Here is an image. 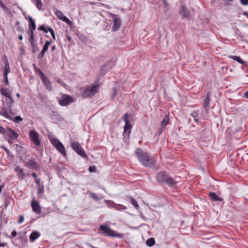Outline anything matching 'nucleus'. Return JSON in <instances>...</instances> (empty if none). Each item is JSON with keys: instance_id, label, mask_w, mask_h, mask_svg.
I'll return each instance as SVG.
<instances>
[{"instance_id": "f257e3e1", "label": "nucleus", "mask_w": 248, "mask_h": 248, "mask_svg": "<svg viewBox=\"0 0 248 248\" xmlns=\"http://www.w3.org/2000/svg\"><path fill=\"white\" fill-rule=\"evenodd\" d=\"M135 154L140 162L145 167L154 168L156 161L154 157H150L148 154L140 148L135 151Z\"/></svg>"}, {"instance_id": "f03ea898", "label": "nucleus", "mask_w": 248, "mask_h": 248, "mask_svg": "<svg viewBox=\"0 0 248 248\" xmlns=\"http://www.w3.org/2000/svg\"><path fill=\"white\" fill-rule=\"evenodd\" d=\"M156 179L158 183L166 184L171 187L175 188L176 186V182L165 171L158 172Z\"/></svg>"}, {"instance_id": "7ed1b4c3", "label": "nucleus", "mask_w": 248, "mask_h": 248, "mask_svg": "<svg viewBox=\"0 0 248 248\" xmlns=\"http://www.w3.org/2000/svg\"><path fill=\"white\" fill-rule=\"evenodd\" d=\"M99 84H93L92 86L86 87L82 93L83 98H91L99 92Z\"/></svg>"}, {"instance_id": "20e7f679", "label": "nucleus", "mask_w": 248, "mask_h": 248, "mask_svg": "<svg viewBox=\"0 0 248 248\" xmlns=\"http://www.w3.org/2000/svg\"><path fill=\"white\" fill-rule=\"evenodd\" d=\"M98 229L99 231H102L103 232V234L106 236H113L119 238L123 237V234L116 233L114 231L106 225H100Z\"/></svg>"}, {"instance_id": "39448f33", "label": "nucleus", "mask_w": 248, "mask_h": 248, "mask_svg": "<svg viewBox=\"0 0 248 248\" xmlns=\"http://www.w3.org/2000/svg\"><path fill=\"white\" fill-rule=\"evenodd\" d=\"M50 141L51 144L55 147V148L63 156H65L66 155V151L63 145L58 139H52Z\"/></svg>"}, {"instance_id": "423d86ee", "label": "nucleus", "mask_w": 248, "mask_h": 248, "mask_svg": "<svg viewBox=\"0 0 248 248\" xmlns=\"http://www.w3.org/2000/svg\"><path fill=\"white\" fill-rule=\"evenodd\" d=\"M73 98L69 95L64 94L62 95V97L59 100V104L62 106H66L74 102Z\"/></svg>"}, {"instance_id": "0eeeda50", "label": "nucleus", "mask_w": 248, "mask_h": 248, "mask_svg": "<svg viewBox=\"0 0 248 248\" xmlns=\"http://www.w3.org/2000/svg\"><path fill=\"white\" fill-rule=\"evenodd\" d=\"M72 148L81 156L85 158L87 157L86 154L83 150L82 147L78 142H72L71 143Z\"/></svg>"}, {"instance_id": "6e6552de", "label": "nucleus", "mask_w": 248, "mask_h": 248, "mask_svg": "<svg viewBox=\"0 0 248 248\" xmlns=\"http://www.w3.org/2000/svg\"><path fill=\"white\" fill-rule=\"evenodd\" d=\"M26 166L30 169L36 170L40 169V165L37 163L34 158L31 157L26 162Z\"/></svg>"}, {"instance_id": "1a4fd4ad", "label": "nucleus", "mask_w": 248, "mask_h": 248, "mask_svg": "<svg viewBox=\"0 0 248 248\" xmlns=\"http://www.w3.org/2000/svg\"><path fill=\"white\" fill-rule=\"evenodd\" d=\"M128 117V115L127 113H125L123 116V119L125 122V124L124 127V130L123 132V136H124V135L126 133H127L129 135L132 129V125L130 124Z\"/></svg>"}, {"instance_id": "9d476101", "label": "nucleus", "mask_w": 248, "mask_h": 248, "mask_svg": "<svg viewBox=\"0 0 248 248\" xmlns=\"http://www.w3.org/2000/svg\"><path fill=\"white\" fill-rule=\"evenodd\" d=\"M29 136L35 145L37 146L40 145V141L39 139V135L37 132L35 130H31L29 132Z\"/></svg>"}, {"instance_id": "9b49d317", "label": "nucleus", "mask_w": 248, "mask_h": 248, "mask_svg": "<svg viewBox=\"0 0 248 248\" xmlns=\"http://www.w3.org/2000/svg\"><path fill=\"white\" fill-rule=\"evenodd\" d=\"M19 137V135L17 133L10 128L7 127L6 132L4 135V139H17Z\"/></svg>"}, {"instance_id": "f8f14e48", "label": "nucleus", "mask_w": 248, "mask_h": 248, "mask_svg": "<svg viewBox=\"0 0 248 248\" xmlns=\"http://www.w3.org/2000/svg\"><path fill=\"white\" fill-rule=\"evenodd\" d=\"M190 13V11L185 5H182L181 6L179 14L182 16V19L189 18Z\"/></svg>"}, {"instance_id": "ddd939ff", "label": "nucleus", "mask_w": 248, "mask_h": 248, "mask_svg": "<svg viewBox=\"0 0 248 248\" xmlns=\"http://www.w3.org/2000/svg\"><path fill=\"white\" fill-rule=\"evenodd\" d=\"M52 43L51 40L46 41L43 46V48L40 53L38 54L37 59L41 60L43 58L46 52L48 50L49 45Z\"/></svg>"}, {"instance_id": "4468645a", "label": "nucleus", "mask_w": 248, "mask_h": 248, "mask_svg": "<svg viewBox=\"0 0 248 248\" xmlns=\"http://www.w3.org/2000/svg\"><path fill=\"white\" fill-rule=\"evenodd\" d=\"M31 206L32 210L36 214H40L41 212V208L38 202L33 200L31 202Z\"/></svg>"}, {"instance_id": "2eb2a0df", "label": "nucleus", "mask_w": 248, "mask_h": 248, "mask_svg": "<svg viewBox=\"0 0 248 248\" xmlns=\"http://www.w3.org/2000/svg\"><path fill=\"white\" fill-rule=\"evenodd\" d=\"M40 78L43 84L45 86L47 90L49 91H51L52 87L49 79L45 76V75Z\"/></svg>"}, {"instance_id": "dca6fc26", "label": "nucleus", "mask_w": 248, "mask_h": 248, "mask_svg": "<svg viewBox=\"0 0 248 248\" xmlns=\"http://www.w3.org/2000/svg\"><path fill=\"white\" fill-rule=\"evenodd\" d=\"M113 16L115 17L113 18V25L112 27V31H118L121 26V19L118 17H116V15L112 14Z\"/></svg>"}, {"instance_id": "f3484780", "label": "nucleus", "mask_w": 248, "mask_h": 248, "mask_svg": "<svg viewBox=\"0 0 248 248\" xmlns=\"http://www.w3.org/2000/svg\"><path fill=\"white\" fill-rule=\"evenodd\" d=\"M210 92H207L206 97L204 99V102L203 103V107L204 108L205 110L207 111L209 109V107L210 105V102L211 101L210 98Z\"/></svg>"}, {"instance_id": "a211bd4d", "label": "nucleus", "mask_w": 248, "mask_h": 248, "mask_svg": "<svg viewBox=\"0 0 248 248\" xmlns=\"http://www.w3.org/2000/svg\"><path fill=\"white\" fill-rule=\"evenodd\" d=\"M3 60L4 61L5 67L3 76H8V73L10 72V67L7 58L6 56L3 58Z\"/></svg>"}, {"instance_id": "6ab92c4d", "label": "nucleus", "mask_w": 248, "mask_h": 248, "mask_svg": "<svg viewBox=\"0 0 248 248\" xmlns=\"http://www.w3.org/2000/svg\"><path fill=\"white\" fill-rule=\"evenodd\" d=\"M15 171L16 172L19 178L23 180L25 179V173L22 169H21L19 166H16L15 169Z\"/></svg>"}, {"instance_id": "aec40b11", "label": "nucleus", "mask_w": 248, "mask_h": 248, "mask_svg": "<svg viewBox=\"0 0 248 248\" xmlns=\"http://www.w3.org/2000/svg\"><path fill=\"white\" fill-rule=\"evenodd\" d=\"M208 196L210 198L211 200L215 202H223V199L219 197H218L215 193L214 192H210L208 194Z\"/></svg>"}, {"instance_id": "412c9836", "label": "nucleus", "mask_w": 248, "mask_h": 248, "mask_svg": "<svg viewBox=\"0 0 248 248\" xmlns=\"http://www.w3.org/2000/svg\"><path fill=\"white\" fill-rule=\"evenodd\" d=\"M40 236V232L35 231H33L29 236L30 241L31 242H32L35 241L36 239L39 238Z\"/></svg>"}, {"instance_id": "4be33fe9", "label": "nucleus", "mask_w": 248, "mask_h": 248, "mask_svg": "<svg viewBox=\"0 0 248 248\" xmlns=\"http://www.w3.org/2000/svg\"><path fill=\"white\" fill-rule=\"evenodd\" d=\"M170 118L168 115H165L161 123V127H162V129H165L166 125L169 123Z\"/></svg>"}, {"instance_id": "5701e85b", "label": "nucleus", "mask_w": 248, "mask_h": 248, "mask_svg": "<svg viewBox=\"0 0 248 248\" xmlns=\"http://www.w3.org/2000/svg\"><path fill=\"white\" fill-rule=\"evenodd\" d=\"M0 92L1 95L7 98H10L12 96L11 92L7 89L2 88L0 89Z\"/></svg>"}, {"instance_id": "b1692460", "label": "nucleus", "mask_w": 248, "mask_h": 248, "mask_svg": "<svg viewBox=\"0 0 248 248\" xmlns=\"http://www.w3.org/2000/svg\"><path fill=\"white\" fill-rule=\"evenodd\" d=\"M190 115L191 116V117H192L194 119V121L196 123H198L199 122V116H200L199 110H194L193 111H192Z\"/></svg>"}, {"instance_id": "393cba45", "label": "nucleus", "mask_w": 248, "mask_h": 248, "mask_svg": "<svg viewBox=\"0 0 248 248\" xmlns=\"http://www.w3.org/2000/svg\"><path fill=\"white\" fill-rule=\"evenodd\" d=\"M28 21L29 22V29L35 30V29H36V25H35V21L30 16H28Z\"/></svg>"}, {"instance_id": "a878e982", "label": "nucleus", "mask_w": 248, "mask_h": 248, "mask_svg": "<svg viewBox=\"0 0 248 248\" xmlns=\"http://www.w3.org/2000/svg\"><path fill=\"white\" fill-rule=\"evenodd\" d=\"M31 52L32 53H35L39 50V47L36 42L31 44Z\"/></svg>"}, {"instance_id": "bb28decb", "label": "nucleus", "mask_w": 248, "mask_h": 248, "mask_svg": "<svg viewBox=\"0 0 248 248\" xmlns=\"http://www.w3.org/2000/svg\"><path fill=\"white\" fill-rule=\"evenodd\" d=\"M51 29L52 28L50 27L47 26H46L45 25H42L38 28V30L42 31L45 33H47V32L49 31V30Z\"/></svg>"}, {"instance_id": "cd10ccee", "label": "nucleus", "mask_w": 248, "mask_h": 248, "mask_svg": "<svg viewBox=\"0 0 248 248\" xmlns=\"http://www.w3.org/2000/svg\"><path fill=\"white\" fill-rule=\"evenodd\" d=\"M0 114L5 117L6 118L10 119V115L9 114L7 108H3L1 111H0Z\"/></svg>"}, {"instance_id": "c85d7f7f", "label": "nucleus", "mask_w": 248, "mask_h": 248, "mask_svg": "<svg viewBox=\"0 0 248 248\" xmlns=\"http://www.w3.org/2000/svg\"><path fill=\"white\" fill-rule=\"evenodd\" d=\"M113 208L117 210H122L127 209V207L122 204H117L116 203H113Z\"/></svg>"}, {"instance_id": "c756f323", "label": "nucleus", "mask_w": 248, "mask_h": 248, "mask_svg": "<svg viewBox=\"0 0 248 248\" xmlns=\"http://www.w3.org/2000/svg\"><path fill=\"white\" fill-rule=\"evenodd\" d=\"M230 58L235 61H237L238 62L240 63V64H245V62L241 58H240V57H239V56H230Z\"/></svg>"}, {"instance_id": "7c9ffc66", "label": "nucleus", "mask_w": 248, "mask_h": 248, "mask_svg": "<svg viewBox=\"0 0 248 248\" xmlns=\"http://www.w3.org/2000/svg\"><path fill=\"white\" fill-rule=\"evenodd\" d=\"M32 2L35 4L39 10L42 9V3L41 0H31Z\"/></svg>"}, {"instance_id": "2f4dec72", "label": "nucleus", "mask_w": 248, "mask_h": 248, "mask_svg": "<svg viewBox=\"0 0 248 248\" xmlns=\"http://www.w3.org/2000/svg\"><path fill=\"white\" fill-rule=\"evenodd\" d=\"M7 98L8 99L6 100V104L9 108H11L13 106V104L14 103V99L12 96Z\"/></svg>"}, {"instance_id": "473e14b6", "label": "nucleus", "mask_w": 248, "mask_h": 248, "mask_svg": "<svg viewBox=\"0 0 248 248\" xmlns=\"http://www.w3.org/2000/svg\"><path fill=\"white\" fill-rule=\"evenodd\" d=\"M32 66L34 68L35 72L38 73L40 76V78L45 75V74L42 72V71L36 67V64L35 63H33L32 64Z\"/></svg>"}, {"instance_id": "72a5a7b5", "label": "nucleus", "mask_w": 248, "mask_h": 248, "mask_svg": "<svg viewBox=\"0 0 248 248\" xmlns=\"http://www.w3.org/2000/svg\"><path fill=\"white\" fill-rule=\"evenodd\" d=\"M146 243L148 246L152 247L155 244V240L153 237L147 239Z\"/></svg>"}, {"instance_id": "f704fd0d", "label": "nucleus", "mask_w": 248, "mask_h": 248, "mask_svg": "<svg viewBox=\"0 0 248 248\" xmlns=\"http://www.w3.org/2000/svg\"><path fill=\"white\" fill-rule=\"evenodd\" d=\"M130 203L137 209H138L139 207V204L133 198L130 197Z\"/></svg>"}, {"instance_id": "c9c22d12", "label": "nucleus", "mask_w": 248, "mask_h": 248, "mask_svg": "<svg viewBox=\"0 0 248 248\" xmlns=\"http://www.w3.org/2000/svg\"><path fill=\"white\" fill-rule=\"evenodd\" d=\"M87 193L89 194L90 197L91 198L94 199V200L98 201L99 200L98 197L96 194L90 191H88Z\"/></svg>"}, {"instance_id": "e433bc0d", "label": "nucleus", "mask_w": 248, "mask_h": 248, "mask_svg": "<svg viewBox=\"0 0 248 248\" xmlns=\"http://www.w3.org/2000/svg\"><path fill=\"white\" fill-rule=\"evenodd\" d=\"M11 120H13L14 122L16 123H18L20 121H22L23 120L22 118L20 116H16L15 117H11Z\"/></svg>"}, {"instance_id": "4c0bfd02", "label": "nucleus", "mask_w": 248, "mask_h": 248, "mask_svg": "<svg viewBox=\"0 0 248 248\" xmlns=\"http://www.w3.org/2000/svg\"><path fill=\"white\" fill-rule=\"evenodd\" d=\"M16 30L19 32H23V29L20 25V23L19 21H16L15 24Z\"/></svg>"}, {"instance_id": "58836bf2", "label": "nucleus", "mask_w": 248, "mask_h": 248, "mask_svg": "<svg viewBox=\"0 0 248 248\" xmlns=\"http://www.w3.org/2000/svg\"><path fill=\"white\" fill-rule=\"evenodd\" d=\"M55 14L58 18H59V19H61V18L63 17V16H64L63 13L59 10H57L55 13Z\"/></svg>"}, {"instance_id": "ea45409f", "label": "nucleus", "mask_w": 248, "mask_h": 248, "mask_svg": "<svg viewBox=\"0 0 248 248\" xmlns=\"http://www.w3.org/2000/svg\"><path fill=\"white\" fill-rule=\"evenodd\" d=\"M44 186L42 185L41 186H39V187L37 189V194L38 195L42 194L44 193Z\"/></svg>"}, {"instance_id": "a19ab883", "label": "nucleus", "mask_w": 248, "mask_h": 248, "mask_svg": "<svg viewBox=\"0 0 248 248\" xmlns=\"http://www.w3.org/2000/svg\"><path fill=\"white\" fill-rule=\"evenodd\" d=\"M19 239H21L22 240V246L25 245L26 244L27 240L26 239V238L25 236H21L18 237Z\"/></svg>"}, {"instance_id": "79ce46f5", "label": "nucleus", "mask_w": 248, "mask_h": 248, "mask_svg": "<svg viewBox=\"0 0 248 248\" xmlns=\"http://www.w3.org/2000/svg\"><path fill=\"white\" fill-rule=\"evenodd\" d=\"M88 170L91 172H95L96 171V169L95 166H90L89 167Z\"/></svg>"}, {"instance_id": "37998d69", "label": "nucleus", "mask_w": 248, "mask_h": 248, "mask_svg": "<svg viewBox=\"0 0 248 248\" xmlns=\"http://www.w3.org/2000/svg\"><path fill=\"white\" fill-rule=\"evenodd\" d=\"M0 7H1L3 10L6 11L8 10V8L5 4H4L1 0H0Z\"/></svg>"}, {"instance_id": "c03bdc74", "label": "nucleus", "mask_w": 248, "mask_h": 248, "mask_svg": "<svg viewBox=\"0 0 248 248\" xmlns=\"http://www.w3.org/2000/svg\"><path fill=\"white\" fill-rule=\"evenodd\" d=\"M117 94V90L116 88L113 89V93L111 96L112 99H114Z\"/></svg>"}, {"instance_id": "a18cd8bd", "label": "nucleus", "mask_w": 248, "mask_h": 248, "mask_svg": "<svg viewBox=\"0 0 248 248\" xmlns=\"http://www.w3.org/2000/svg\"><path fill=\"white\" fill-rule=\"evenodd\" d=\"M28 41L30 44H31L32 43H34L36 42L34 36H30L28 38Z\"/></svg>"}, {"instance_id": "49530a36", "label": "nucleus", "mask_w": 248, "mask_h": 248, "mask_svg": "<svg viewBox=\"0 0 248 248\" xmlns=\"http://www.w3.org/2000/svg\"><path fill=\"white\" fill-rule=\"evenodd\" d=\"M4 79L3 82L6 85H8L9 84V81L8 79V76H3Z\"/></svg>"}, {"instance_id": "de8ad7c7", "label": "nucleus", "mask_w": 248, "mask_h": 248, "mask_svg": "<svg viewBox=\"0 0 248 248\" xmlns=\"http://www.w3.org/2000/svg\"><path fill=\"white\" fill-rule=\"evenodd\" d=\"M6 130L4 127L1 126H0V133L2 134L3 136L5 135Z\"/></svg>"}, {"instance_id": "09e8293b", "label": "nucleus", "mask_w": 248, "mask_h": 248, "mask_svg": "<svg viewBox=\"0 0 248 248\" xmlns=\"http://www.w3.org/2000/svg\"><path fill=\"white\" fill-rule=\"evenodd\" d=\"M49 32H50L51 35L53 39V40H56L55 34V32H54V31H53V30L52 29L51 30H49Z\"/></svg>"}, {"instance_id": "8fccbe9b", "label": "nucleus", "mask_w": 248, "mask_h": 248, "mask_svg": "<svg viewBox=\"0 0 248 248\" xmlns=\"http://www.w3.org/2000/svg\"><path fill=\"white\" fill-rule=\"evenodd\" d=\"M240 3L243 5H248V0H240Z\"/></svg>"}, {"instance_id": "3c124183", "label": "nucleus", "mask_w": 248, "mask_h": 248, "mask_svg": "<svg viewBox=\"0 0 248 248\" xmlns=\"http://www.w3.org/2000/svg\"><path fill=\"white\" fill-rule=\"evenodd\" d=\"M29 34L30 36H34V31L35 30L33 29H29Z\"/></svg>"}, {"instance_id": "603ef678", "label": "nucleus", "mask_w": 248, "mask_h": 248, "mask_svg": "<svg viewBox=\"0 0 248 248\" xmlns=\"http://www.w3.org/2000/svg\"><path fill=\"white\" fill-rule=\"evenodd\" d=\"M235 33L237 35L239 36L240 37H241V32H240V30L236 28L235 29Z\"/></svg>"}, {"instance_id": "864d4df0", "label": "nucleus", "mask_w": 248, "mask_h": 248, "mask_svg": "<svg viewBox=\"0 0 248 248\" xmlns=\"http://www.w3.org/2000/svg\"><path fill=\"white\" fill-rule=\"evenodd\" d=\"M24 221V217L23 216H20L19 217V219H18V223L20 224L21 223H22Z\"/></svg>"}, {"instance_id": "5fc2aeb1", "label": "nucleus", "mask_w": 248, "mask_h": 248, "mask_svg": "<svg viewBox=\"0 0 248 248\" xmlns=\"http://www.w3.org/2000/svg\"><path fill=\"white\" fill-rule=\"evenodd\" d=\"M34 182L35 183V184L38 186H40V179L39 178H36L35 181H34Z\"/></svg>"}, {"instance_id": "6e6d98bb", "label": "nucleus", "mask_w": 248, "mask_h": 248, "mask_svg": "<svg viewBox=\"0 0 248 248\" xmlns=\"http://www.w3.org/2000/svg\"><path fill=\"white\" fill-rule=\"evenodd\" d=\"M66 37L67 40L69 42V43H72V42H73L72 38L69 35H66Z\"/></svg>"}, {"instance_id": "4d7b16f0", "label": "nucleus", "mask_w": 248, "mask_h": 248, "mask_svg": "<svg viewBox=\"0 0 248 248\" xmlns=\"http://www.w3.org/2000/svg\"><path fill=\"white\" fill-rule=\"evenodd\" d=\"M13 139H10V140H9V139H5V140H6L10 144H12L14 143Z\"/></svg>"}, {"instance_id": "13d9d810", "label": "nucleus", "mask_w": 248, "mask_h": 248, "mask_svg": "<svg viewBox=\"0 0 248 248\" xmlns=\"http://www.w3.org/2000/svg\"><path fill=\"white\" fill-rule=\"evenodd\" d=\"M65 23H66L68 25H71L72 24V22L67 18L66 20L65 21Z\"/></svg>"}, {"instance_id": "bf43d9fd", "label": "nucleus", "mask_w": 248, "mask_h": 248, "mask_svg": "<svg viewBox=\"0 0 248 248\" xmlns=\"http://www.w3.org/2000/svg\"><path fill=\"white\" fill-rule=\"evenodd\" d=\"M2 148L4 150L6 154L9 155V154L10 153V151L5 147H2Z\"/></svg>"}, {"instance_id": "052dcab7", "label": "nucleus", "mask_w": 248, "mask_h": 248, "mask_svg": "<svg viewBox=\"0 0 248 248\" xmlns=\"http://www.w3.org/2000/svg\"><path fill=\"white\" fill-rule=\"evenodd\" d=\"M11 234L13 237H15L17 234V232L16 231H14L12 232Z\"/></svg>"}, {"instance_id": "680f3d73", "label": "nucleus", "mask_w": 248, "mask_h": 248, "mask_svg": "<svg viewBox=\"0 0 248 248\" xmlns=\"http://www.w3.org/2000/svg\"><path fill=\"white\" fill-rule=\"evenodd\" d=\"M67 17L65 16L64 15L60 19V20H62L63 22H65V20H66Z\"/></svg>"}, {"instance_id": "e2e57ef3", "label": "nucleus", "mask_w": 248, "mask_h": 248, "mask_svg": "<svg viewBox=\"0 0 248 248\" xmlns=\"http://www.w3.org/2000/svg\"><path fill=\"white\" fill-rule=\"evenodd\" d=\"M31 174L33 176V177L35 179V180L36 178H37V176L35 172H32Z\"/></svg>"}, {"instance_id": "0e129e2a", "label": "nucleus", "mask_w": 248, "mask_h": 248, "mask_svg": "<svg viewBox=\"0 0 248 248\" xmlns=\"http://www.w3.org/2000/svg\"><path fill=\"white\" fill-rule=\"evenodd\" d=\"M244 96L248 98V91H247L244 93Z\"/></svg>"}, {"instance_id": "69168bd1", "label": "nucleus", "mask_w": 248, "mask_h": 248, "mask_svg": "<svg viewBox=\"0 0 248 248\" xmlns=\"http://www.w3.org/2000/svg\"><path fill=\"white\" fill-rule=\"evenodd\" d=\"M242 15L248 17V13L246 11H244L242 12Z\"/></svg>"}, {"instance_id": "338daca9", "label": "nucleus", "mask_w": 248, "mask_h": 248, "mask_svg": "<svg viewBox=\"0 0 248 248\" xmlns=\"http://www.w3.org/2000/svg\"><path fill=\"white\" fill-rule=\"evenodd\" d=\"M18 38L19 40H22V39H23V36H22V35L21 34H20V35H18Z\"/></svg>"}, {"instance_id": "774afa93", "label": "nucleus", "mask_w": 248, "mask_h": 248, "mask_svg": "<svg viewBox=\"0 0 248 248\" xmlns=\"http://www.w3.org/2000/svg\"><path fill=\"white\" fill-rule=\"evenodd\" d=\"M56 46H51V50H52V51H53V50H55V49H56Z\"/></svg>"}]
</instances>
